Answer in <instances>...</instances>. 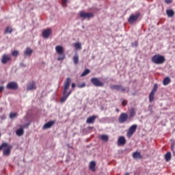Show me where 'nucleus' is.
Returning a JSON list of instances; mask_svg holds the SVG:
<instances>
[{
  "instance_id": "f8f14e48",
  "label": "nucleus",
  "mask_w": 175,
  "mask_h": 175,
  "mask_svg": "<svg viewBox=\"0 0 175 175\" xmlns=\"http://www.w3.org/2000/svg\"><path fill=\"white\" fill-rule=\"evenodd\" d=\"M12 60L11 56L9 54H4L1 58V63L6 64L8 62Z\"/></svg>"
},
{
  "instance_id": "f3484780",
  "label": "nucleus",
  "mask_w": 175,
  "mask_h": 175,
  "mask_svg": "<svg viewBox=\"0 0 175 175\" xmlns=\"http://www.w3.org/2000/svg\"><path fill=\"white\" fill-rule=\"evenodd\" d=\"M96 118L97 116H96L95 115H93V116H89V118L86 119V122L88 124H94Z\"/></svg>"
},
{
  "instance_id": "1a4fd4ad",
  "label": "nucleus",
  "mask_w": 175,
  "mask_h": 175,
  "mask_svg": "<svg viewBox=\"0 0 175 175\" xmlns=\"http://www.w3.org/2000/svg\"><path fill=\"white\" fill-rule=\"evenodd\" d=\"M128 119H129L128 113L123 112L120 113V116H119V123L120 124L125 123Z\"/></svg>"
},
{
  "instance_id": "79ce46f5",
  "label": "nucleus",
  "mask_w": 175,
  "mask_h": 175,
  "mask_svg": "<svg viewBox=\"0 0 175 175\" xmlns=\"http://www.w3.org/2000/svg\"><path fill=\"white\" fill-rule=\"evenodd\" d=\"M76 87V83H72V88H75Z\"/></svg>"
},
{
  "instance_id": "7ed1b4c3",
  "label": "nucleus",
  "mask_w": 175,
  "mask_h": 175,
  "mask_svg": "<svg viewBox=\"0 0 175 175\" xmlns=\"http://www.w3.org/2000/svg\"><path fill=\"white\" fill-rule=\"evenodd\" d=\"M56 53L59 55L57 57V61L62 62L65 59L66 55L64 53V49L62 45H57L55 46Z\"/></svg>"
},
{
  "instance_id": "4be33fe9",
  "label": "nucleus",
  "mask_w": 175,
  "mask_h": 175,
  "mask_svg": "<svg viewBox=\"0 0 175 175\" xmlns=\"http://www.w3.org/2000/svg\"><path fill=\"white\" fill-rule=\"evenodd\" d=\"M171 83V79L170 78H169V77H166L165 78H164V79L163 80V85H167Z\"/></svg>"
},
{
  "instance_id": "cd10ccee",
  "label": "nucleus",
  "mask_w": 175,
  "mask_h": 175,
  "mask_svg": "<svg viewBox=\"0 0 175 175\" xmlns=\"http://www.w3.org/2000/svg\"><path fill=\"white\" fill-rule=\"evenodd\" d=\"M90 72H91V71H90V69H88V68L85 69V71H83V72L81 74V77H85L86 75H88V74H90Z\"/></svg>"
},
{
  "instance_id": "a18cd8bd",
  "label": "nucleus",
  "mask_w": 175,
  "mask_h": 175,
  "mask_svg": "<svg viewBox=\"0 0 175 175\" xmlns=\"http://www.w3.org/2000/svg\"><path fill=\"white\" fill-rule=\"evenodd\" d=\"M172 150H174V148H172Z\"/></svg>"
},
{
  "instance_id": "9d476101",
  "label": "nucleus",
  "mask_w": 175,
  "mask_h": 175,
  "mask_svg": "<svg viewBox=\"0 0 175 175\" xmlns=\"http://www.w3.org/2000/svg\"><path fill=\"white\" fill-rule=\"evenodd\" d=\"M6 88L8 90H16L18 89V85L17 82H9L6 86Z\"/></svg>"
},
{
  "instance_id": "2f4dec72",
  "label": "nucleus",
  "mask_w": 175,
  "mask_h": 175,
  "mask_svg": "<svg viewBox=\"0 0 175 175\" xmlns=\"http://www.w3.org/2000/svg\"><path fill=\"white\" fill-rule=\"evenodd\" d=\"M18 116V113L17 112H12L10 115V118L11 119H14L15 118H16Z\"/></svg>"
},
{
  "instance_id": "b1692460",
  "label": "nucleus",
  "mask_w": 175,
  "mask_h": 175,
  "mask_svg": "<svg viewBox=\"0 0 175 175\" xmlns=\"http://www.w3.org/2000/svg\"><path fill=\"white\" fill-rule=\"evenodd\" d=\"M32 52H33V50L31 48L27 47L26 49V51H25V55H28V56H31V55L32 54Z\"/></svg>"
},
{
  "instance_id": "5701e85b",
  "label": "nucleus",
  "mask_w": 175,
  "mask_h": 175,
  "mask_svg": "<svg viewBox=\"0 0 175 175\" xmlns=\"http://www.w3.org/2000/svg\"><path fill=\"white\" fill-rule=\"evenodd\" d=\"M166 14L168 17H173L175 14V12L173 10H167Z\"/></svg>"
},
{
  "instance_id": "f704fd0d",
  "label": "nucleus",
  "mask_w": 175,
  "mask_h": 175,
  "mask_svg": "<svg viewBox=\"0 0 175 175\" xmlns=\"http://www.w3.org/2000/svg\"><path fill=\"white\" fill-rule=\"evenodd\" d=\"M62 5L63 7H66V3L68 2V0H62Z\"/></svg>"
},
{
  "instance_id": "c756f323",
  "label": "nucleus",
  "mask_w": 175,
  "mask_h": 175,
  "mask_svg": "<svg viewBox=\"0 0 175 175\" xmlns=\"http://www.w3.org/2000/svg\"><path fill=\"white\" fill-rule=\"evenodd\" d=\"M136 112L135 111V109H133V108H131L130 109V118H133L135 116Z\"/></svg>"
},
{
  "instance_id": "6ab92c4d",
  "label": "nucleus",
  "mask_w": 175,
  "mask_h": 175,
  "mask_svg": "<svg viewBox=\"0 0 175 175\" xmlns=\"http://www.w3.org/2000/svg\"><path fill=\"white\" fill-rule=\"evenodd\" d=\"M96 163L95 161L90 162V164L89 165V169L92 170V172H95L96 171Z\"/></svg>"
},
{
  "instance_id": "a878e982",
  "label": "nucleus",
  "mask_w": 175,
  "mask_h": 175,
  "mask_svg": "<svg viewBox=\"0 0 175 175\" xmlns=\"http://www.w3.org/2000/svg\"><path fill=\"white\" fill-rule=\"evenodd\" d=\"M100 139L104 142H107L109 141V136L107 135H103L100 136Z\"/></svg>"
},
{
  "instance_id": "393cba45",
  "label": "nucleus",
  "mask_w": 175,
  "mask_h": 175,
  "mask_svg": "<svg viewBox=\"0 0 175 175\" xmlns=\"http://www.w3.org/2000/svg\"><path fill=\"white\" fill-rule=\"evenodd\" d=\"M172 159V154L171 152H168L165 154V160L166 161H170Z\"/></svg>"
},
{
  "instance_id": "f03ea898",
  "label": "nucleus",
  "mask_w": 175,
  "mask_h": 175,
  "mask_svg": "<svg viewBox=\"0 0 175 175\" xmlns=\"http://www.w3.org/2000/svg\"><path fill=\"white\" fill-rule=\"evenodd\" d=\"M151 61L154 64H163L165 62V57L160 54H155L151 57Z\"/></svg>"
},
{
  "instance_id": "f257e3e1",
  "label": "nucleus",
  "mask_w": 175,
  "mask_h": 175,
  "mask_svg": "<svg viewBox=\"0 0 175 175\" xmlns=\"http://www.w3.org/2000/svg\"><path fill=\"white\" fill-rule=\"evenodd\" d=\"M71 83V78H66L65 82H64V92H63V97H62L60 102L62 103H64L66 99L68 98V96L66 95L68 90L70 88V85Z\"/></svg>"
},
{
  "instance_id": "0eeeda50",
  "label": "nucleus",
  "mask_w": 175,
  "mask_h": 175,
  "mask_svg": "<svg viewBox=\"0 0 175 175\" xmlns=\"http://www.w3.org/2000/svg\"><path fill=\"white\" fill-rule=\"evenodd\" d=\"M137 129V125L134 124L131 126L129 129V131H127V137L129 138L131 137L133 135V134L136 132Z\"/></svg>"
},
{
  "instance_id": "c85d7f7f",
  "label": "nucleus",
  "mask_w": 175,
  "mask_h": 175,
  "mask_svg": "<svg viewBox=\"0 0 175 175\" xmlns=\"http://www.w3.org/2000/svg\"><path fill=\"white\" fill-rule=\"evenodd\" d=\"M75 47L77 50H81L82 49V46L81 42H76L75 44Z\"/></svg>"
},
{
  "instance_id": "aec40b11",
  "label": "nucleus",
  "mask_w": 175,
  "mask_h": 175,
  "mask_svg": "<svg viewBox=\"0 0 175 175\" xmlns=\"http://www.w3.org/2000/svg\"><path fill=\"white\" fill-rule=\"evenodd\" d=\"M133 158L134 159H142L143 157H142V156L140 152H135L133 154Z\"/></svg>"
},
{
  "instance_id": "a19ab883",
  "label": "nucleus",
  "mask_w": 175,
  "mask_h": 175,
  "mask_svg": "<svg viewBox=\"0 0 175 175\" xmlns=\"http://www.w3.org/2000/svg\"><path fill=\"white\" fill-rule=\"evenodd\" d=\"M72 90H70V92H68V93L66 94L68 97L69 96L72 94Z\"/></svg>"
},
{
  "instance_id": "e433bc0d",
  "label": "nucleus",
  "mask_w": 175,
  "mask_h": 175,
  "mask_svg": "<svg viewBox=\"0 0 175 175\" xmlns=\"http://www.w3.org/2000/svg\"><path fill=\"white\" fill-rule=\"evenodd\" d=\"M137 45H138L137 42H132V46H133V47H137Z\"/></svg>"
},
{
  "instance_id": "39448f33",
  "label": "nucleus",
  "mask_w": 175,
  "mask_h": 175,
  "mask_svg": "<svg viewBox=\"0 0 175 175\" xmlns=\"http://www.w3.org/2000/svg\"><path fill=\"white\" fill-rule=\"evenodd\" d=\"M79 16L81 18L83 19H90L92 18H94V14L92 12H79Z\"/></svg>"
},
{
  "instance_id": "9b49d317",
  "label": "nucleus",
  "mask_w": 175,
  "mask_h": 175,
  "mask_svg": "<svg viewBox=\"0 0 175 175\" xmlns=\"http://www.w3.org/2000/svg\"><path fill=\"white\" fill-rule=\"evenodd\" d=\"M3 144H6L5 147H3V154L5 156H9L11 153V150L12 148V146L10 145H8L7 143H3Z\"/></svg>"
},
{
  "instance_id": "58836bf2",
  "label": "nucleus",
  "mask_w": 175,
  "mask_h": 175,
  "mask_svg": "<svg viewBox=\"0 0 175 175\" xmlns=\"http://www.w3.org/2000/svg\"><path fill=\"white\" fill-rule=\"evenodd\" d=\"M7 145L5 144H2V145L0 146V150H2L4 147H5Z\"/></svg>"
},
{
  "instance_id": "a211bd4d",
  "label": "nucleus",
  "mask_w": 175,
  "mask_h": 175,
  "mask_svg": "<svg viewBox=\"0 0 175 175\" xmlns=\"http://www.w3.org/2000/svg\"><path fill=\"white\" fill-rule=\"evenodd\" d=\"M55 124V121H51L44 124L43 129H48L51 128Z\"/></svg>"
},
{
  "instance_id": "473e14b6",
  "label": "nucleus",
  "mask_w": 175,
  "mask_h": 175,
  "mask_svg": "<svg viewBox=\"0 0 175 175\" xmlns=\"http://www.w3.org/2000/svg\"><path fill=\"white\" fill-rule=\"evenodd\" d=\"M19 55V51L17 50H14L12 52V55L13 57H17Z\"/></svg>"
},
{
  "instance_id": "20e7f679",
  "label": "nucleus",
  "mask_w": 175,
  "mask_h": 175,
  "mask_svg": "<svg viewBox=\"0 0 175 175\" xmlns=\"http://www.w3.org/2000/svg\"><path fill=\"white\" fill-rule=\"evenodd\" d=\"M157 90H158V85H157V83H154L152 90L149 94V101L150 103H152L154 100V95H155Z\"/></svg>"
},
{
  "instance_id": "c9c22d12",
  "label": "nucleus",
  "mask_w": 175,
  "mask_h": 175,
  "mask_svg": "<svg viewBox=\"0 0 175 175\" xmlns=\"http://www.w3.org/2000/svg\"><path fill=\"white\" fill-rule=\"evenodd\" d=\"M126 105H127L126 100H123V101H122V105H123V107H125Z\"/></svg>"
},
{
  "instance_id": "7c9ffc66",
  "label": "nucleus",
  "mask_w": 175,
  "mask_h": 175,
  "mask_svg": "<svg viewBox=\"0 0 175 175\" xmlns=\"http://www.w3.org/2000/svg\"><path fill=\"white\" fill-rule=\"evenodd\" d=\"M12 28L11 27H7L5 30V33H12Z\"/></svg>"
},
{
  "instance_id": "dca6fc26",
  "label": "nucleus",
  "mask_w": 175,
  "mask_h": 175,
  "mask_svg": "<svg viewBox=\"0 0 175 175\" xmlns=\"http://www.w3.org/2000/svg\"><path fill=\"white\" fill-rule=\"evenodd\" d=\"M126 143V140L124 137L121 136L118 139V146H124Z\"/></svg>"
},
{
  "instance_id": "bb28decb",
  "label": "nucleus",
  "mask_w": 175,
  "mask_h": 175,
  "mask_svg": "<svg viewBox=\"0 0 175 175\" xmlns=\"http://www.w3.org/2000/svg\"><path fill=\"white\" fill-rule=\"evenodd\" d=\"M16 133L18 136H22L24 135V130L23 129V128H21L20 129L16 131Z\"/></svg>"
},
{
  "instance_id": "6e6552de",
  "label": "nucleus",
  "mask_w": 175,
  "mask_h": 175,
  "mask_svg": "<svg viewBox=\"0 0 175 175\" xmlns=\"http://www.w3.org/2000/svg\"><path fill=\"white\" fill-rule=\"evenodd\" d=\"M139 17H140L139 13L131 15L129 18V23L133 24L135 22H136L139 19Z\"/></svg>"
},
{
  "instance_id": "72a5a7b5",
  "label": "nucleus",
  "mask_w": 175,
  "mask_h": 175,
  "mask_svg": "<svg viewBox=\"0 0 175 175\" xmlns=\"http://www.w3.org/2000/svg\"><path fill=\"white\" fill-rule=\"evenodd\" d=\"M85 87V82H83V83H79L78 88H83Z\"/></svg>"
},
{
  "instance_id": "412c9836",
  "label": "nucleus",
  "mask_w": 175,
  "mask_h": 175,
  "mask_svg": "<svg viewBox=\"0 0 175 175\" xmlns=\"http://www.w3.org/2000/svg\"><path fill=\"white\" fill-rule=\"evenodd\" d=\"M79 54L76 53L75 55L73 56L74 64L75 65H77L79 64Z\"/></svg>"
},
{
  "instance_id": "ea45409f",
  "label": "nucleus",
  "mask_w": 175,
  "mask_h": 175,
  "mask_svg": "<svg viewBox=\"0 0 175 175\" xmlns=\"http://www.w3.org/2000/svg\"><path fill=\"white\" fill-rule=\"evenodd\" d=\"M3 90H4L3 86H0V92H3Z\"/></svg>"
},
{
  "instance_id": "c03bdc74",
  "label": "nucleus",
  "mask_w": 175,
  "mask_h": 175,
  "mask_svg": "<svg viewBox=\"0 0 175 175\" xmlns=\"http://www.w3.org/2000/svg\"><path fill=\"white\" fill-rule=\"evenodd\" d=\"M124 175H129V173H126V174H124Z\"/></svg>"
},
{
  "instance_id": "37998d69",
  "label": "nucleus",
  "mask_w": 175,
  "mask_h": 175,
  "mask_svg": "<svg viewBox=\"0 0 175 175\" xmlns=\"http://www.w3.org/2000/svg\"><path fill=\"white\" fill-rule=\"evenodd\" d=\"M120 109L118 108H116V112H119Z\"/></svg>"
},
{
  "instance_id": "4c0bfd02",
  "label": "nucleus",
  "mask_w": 175,
  "mask_h": 175,
  "mask_svg": "<svg viewBox=\"0 0 175 175\" xmlns=\"http://www.w3.org/2000/svg\"><path fill=\"white\" fill-rule=\"evenodd\" d=\"M164 1L167 4H170L172 3V0H164Z\"/></svg>"
},
{
  "instance_id": "ddd939ff",
  "label": "nucleus",
  "mask_w": 175,
  "mask_h": 175,
  "mask_svg": "<svg viewBox=\"0 0 175 175\" xmlns=\"http://www.w3.org/2000/svg\"><path fill=\"white\" fill-rule=\"evenodd\" d=\"M111 89L116 90V91H120V92H124L126 91L125 88H123L122 85H112Z\"/></svg>"
},
{
  "instance_id": "2eb2a0df",
  "label": "nucleus",
  "mask_w": 175,
  "mask_h": 175,
  "mask_svg": "<svg viewBox=\"0 0 175 175\" xmlns=\"http://www.w3.org/2000/svg\"><path fill=\"white\" fill-rule=\"evenodd\" d=\"M28 91H32L36 89V82L33 81L32 82H29L27 86Z\"/></svg>"
},
{
  "instance_id": "423d86ee",
  "label": "nucleus",
  "mask_w": 175,
  "mask_h": 175,
  "mask_svg": "<svg viewBox=\"0 0 175 175\" xmlns=\"http://www.w3.org/2000/svg\"><path fill=\"white\" fill-rule=\"evenodd\" d=\"M90 82H92V84L96 87H103L105 85V83L101 82L98 78H92V79H90Z\"/></svg>"
},
{
  "instance_id": "4468645a",
  "label": "nucleus",
  "mask_w": 175,
  "mask_h": 175,
  "mask_svg": "<svg viewBox=\"0 0 175 175\" xmlns=\"http://www.w3.org/2000/svg\"><path fill=\"white\" fill-rule=\"evenodd\" d=\"M51 33L52 29L51 28H47L42 32V36L44 38H49Z\"/></svg>"
}]
</instances>
